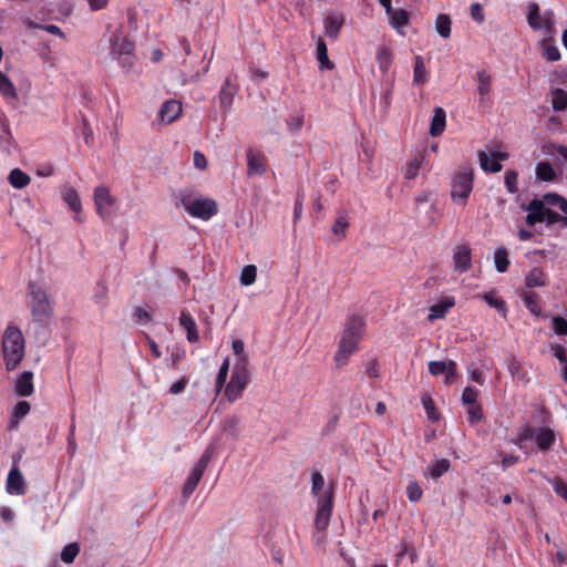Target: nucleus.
Listing matches in <instances>:
<instances>
[{"mask_svg":"<svg viewBox=\"0 0 567 567\" xmlns=\"http://www.w3.org/2000/svg\"><path fill=\"white\" fill-rule=\"evenodd\" d=\"M365 328V320L362 316L352 315L347 319L337 353L334 354L336 365L342 368L358 350Z\"/></svg>","mask_w":567,"mask_h":567,"instance_id":"obj_1","label":"nucleus"},{"mask_svg":"<svg viewBox=\"0 0 567 567\" xmlns=\"http://www.w3.org/2000/svg\"><path fill=\"white\" fill-rule=\"evenodd\" d=\"M324 486L323 475L316 471L311 474V494L317 496V511L315 516V528L317 532H324L329 524L333 509L334 491L330 486L328 491L320 494Z\"/></svg>","mask_w":567,"mask_h":567,"instance_id":"obj_2","label":"nucleus"},{"mask_svg":"<svg viewBox=\"0 0 567 567\" xmlns=\"http://www.w3.org/2000/svg\"><path fill=\"white\" fill-rule=\"evenodd\" d=\"M25 341L22 331L14 324H8L3 332L1 351L6 369L12 371L24 357Z\"/></svg>","mask_w":567,"mask_h":567,"instance_id":"obj_3","label":"nucleus"},{"mask_svg":"<svg viewBox=\"0 0 567 567\" xmlns=\"http://www.w3.org/2000/svg\"><path fill=\"white\" fill-rule=\"evenodd\" d=\"M29 295L33 321L41 327H48L53 317V306L48 293L38 284L30 282Z\"/></svg>","mask_w":567,"mask_h":567,"instance_id":"obj_4","label":"nucleus"},{"mask_svg":"<svg viewBox=\"0 0 567 567\" xmlns=\"http://www.w3.org/2000/svg\"><path fill=\"white\" fill-rule=\"evenodd\" d=\"M474 185V172L468 165L461 166L451 185V197L457 204H465Z\"/></svg>","mask_w":567,"mask_h":567,"instance_id":"obj_5","label":"nucleus"},{"mask_svg":"<svg viewBox=\"0 0 567 567\" xmlns=\"http://www.w3.org/2000/svg\"><path fill=\"white\" fill-rule=\"evenodd\" d=\"M181 204L190 216L203 220H208L218 213L216 202L210 198L190 200L187 197H183Z\"/></svg>","mask_w":567,"mask_h":567,"instance_id":"obj_6","label":"nucleus"},{"mask_svg":"<svg viewBox=\"0 0 567 567\" xmlns=\"http://www.w3.org/2000/svg\"><path fill=\"white\" fill-rule=\"evenodd\" d=\"M527 9V22L533 30L544 29L548 34L555 31V14L551 10L545 11L542 14L536 2H529Z\"/></svg>","mask_w":567,"mask_h":567,"instance_id":"obj_7","label":"nucleus"},{"mask_svg":"<svg viewBox=\"0 0 567 567\" xmlns=\"http://www.w3.org/2000/svg\"><path fill=\"white\" fill-rule=\"evenodd\" d=\"M93 199L97 215L103 220H110L116 203L115 197L111 195L110 188L103 185L97 186L94 189Z\"/></svg>","mask_w":567,"mask_h":567,"instance_id":"obj_8","label":"nucleus"},{"mask_svg":"<svg viewBox=\"0 0 567 567\" xmlns=\"http://www.w3.org/2000/svg\"><path fill=\"white\" fill-rule=\"evenodd\" d=\"M238 93V85L231 76H227L219 90L217 100L223 115H227L233 106L235 95Z\"/></svg>","mask_w":567,"mask_h":567,"instance_id":"obj_9","label":"nucleus"},{"mask_svg":"<svg viewBox=\"0 0 567 567\" xmlns=\"http://www.w3.org/2000/svg\"><path fill=\"white\" fill-rule=\"evenodd\" d=\"M247 157V174L248 176H261L267 169V158L265 154L257 148H248L246 152Z\"/></svg>","mask_w":567,"mask_h":567,"instance_id":"obj_10","label":"nucleus"},{"mask_svg":"<svg viewBox=\"0 0 567 567\" xmlns=\"http://www.w3.org/2000/svg\"><path fill=\"white\" fill-rule=\"evenodd\" d=\"M111 44V54L114 59H122L125 56V60L131 59L134 50V43L130 41L126 37H120L117 34H113L110 38Z\"/></svg>","mask_w":567,"mask_h":567,"instance_id":"obj_11","label":"nucleus"},{"mask_svg":"<svg viewBox=\"0 0 567 567\" xmlns=\"http://www.w3.org/2000/svg\"><path fill=\"white\" fill-rule=\"evenodd\" d=\"M522 208L528 212L525 218L527 226L533 227L538 223H544L547 207L543 200L534 198L527 205H523Z\"/></svg>","mask_w":567,"mask_h":567,"instance_id":"obj_12","label":"nucleus"},{"mask_svg":"<svg viewBox=\"0 0 567 567\" xmlns=\"http://www.w3.org/2000/svg\"><path fill=\"white\" fill-rule=\"evenodd\" d=\"M249 382V374L233 372L229 383L225 389V396L229 401H235L241 396L243 391Z\"/></svg>","mask_w":567,"mask_h":567,"instance_id":"obj_13","label":"nucleus"},{"mask_svg":"<svg viewBox=\"0 0 567 567\" xmlns=\"http://www.w3.org/2000/svg\"><path fill=\"white\" fill-rule=\"evenodd\" d=\"M182 112V103L172 99L163 103L158 116L163 123L171 124L181 116Z\"/></svg>","mask_w":567,"mask_h":567,"instance_id":"obj_14","label":"nucleus"},{"mask_svg":"<svg viewBox=\"0 0 567 567\" xmlns=\"http://www.w3.org/2000/svg\"><path fill=\"white\" fill-rule=\"evenodd\" d=\"M454 269L460 274L466 272L471 268L472 252L467 245L456 247L453 255Z\"/></svg>","mask_w":567,"mask_h":567,"instance_id":"obj_15","label":"nucleus"},{"mask_svg":"<svg viewBox=\"0 0 567 567\" xmlns=\"http://www.w3.org/2000/svg\"><path fill=\"white\" fill-rule=\"evenodd\" d=\"M344 23V18L340 12H330L324 19V34L331 40H337L340 30Z\"/></svg>","mask_w":567,"mask_h":567,"instance_id":"obj_16","label":"nucleus"},{"mask_svg":"<svg viewBox=\"0 0 567 567\" xmlns=\"http://www.w3.org/2000/svg\"><path fill=\"white\" fill-rule=\"evenodd\" d=\"M7 491L16 495L25 494L24 478L17 466H13L8 474Z\"/></svg>","mask_w":567,"mask_h":567,"instance_id":"obj_17","label":"nucleus"},{"mask_svg":"<svg viewBox=\"0 0 567 567\" xmlns=\"http://www.w3.org/2000/svg\"><path fill=\"white\" fill-rule=\"evenodd\" d=\"M455 305L454 298L445 297L441 299L439 302L434 303L430 307V313L427 316L429 321H434L436 319L445 318L447 311L453 308Z\"/></svg>","mask_w":567,"mask_h":567,"instance_id":"obj_18","label":"nucleus"},{"mask_svg":"<svg viewBox=\"0 0 567 567\" xmlns=\"http://www.w3.org/2000/svg\"><path fill=\"white\" fill-rule=\"evenodd\" d=\"M33 373L31 371H24L17 379L16 393L19 396H30L33 393Z\"/></svg>","mask_w":567,"mask_h":567,"instance_id":"obj_19","label":"nucleus"},{"mask_svg":"<svg viewBox=\"0 0 567 567\" xmlns=\"http://www.w3.org/2000/svg\"><path fill=\"white\" fill-rule=\"evenodd\" d=\"M548 282L547 275L539 267L532 268L525 276V285L528 288L545 287Z\"/></svg>","mask_w":567,"mask_h":567,"instance_id":"obj_20","label":"nucleus"},{"mask_svg":"<svg viewBox=\"0 0 567 567\" xmlns=\"http://www.w3.org/2000/svg\"><path fill=\"white\" fill-rule=\"evenodd\" d=\"M445 111L440 106L434 107L431 120L430 134L434 137L440 136L445 130Z\"/></svg>","mask_w":567,"mask_h":567,"instance_id":"obj_21","label":"nucleus"},{"mask_svg":"<svg viewBox=\"0 0 567 567\" xmlns=\"http://www.w3.org/2000/svg\"><path fill=\"white\" fill-rule=\"evenodd\" d=\"M179 323L187 331V340L190 343L197 342L199 334L194 318L188 312L183 311L181 313Z\"/></svg>","mask_w":567,"mask_h":567,"instance_id":"obj_22","label":"nucleus"},{"mask_svg":"<svg viewBox=\"0 0 567 567\" xmlns=\"http://www.w3.org/2000/svg\"><path fill=\"white\" fill-rule=\"evenodd\" d=\"M388 18L390 25L398 32H401V29L406 27L410 21V14L404 9H394Z\"/></svg>","mask_w":567,"mask_h":567,"instance_id":"obj_23","label":"nucleus"},{"mask_svg":"<svg viewBox=\"0 0 567 567\" xmlns=\"http://www.w3.org/2000/svg\"><path fill=\"white\" fill-rule=\"evenodd\" d=\"M317 60L319 62V69L323 70H332L334 64L329 60L328 56V48L324 40L319 37L317 41Z\"/></svg>","mask_w":567,"mask_h":567,"instance_id":"obj_24","label":"nucleus"},{"mask_svg":"<svg viewBox=\"0 0 567 567\" xmlns=\"http://www.w3.org/2000/svg\"><path fill=\"white\" fill-rule=\"evenodd\" d=\"M476 80L477 91L481 96V102H483L485 96H487L491 93L492 78L486 70H481L476 72Z\"/></svg>","mask_w":567,"mask_h":567,"instance_id":"obj_25","label":"nucleus"},{"mask_svg":"<svg viewBox=\"0 0 567 567\" xmlns=\"http://www.w3.org/2000/svg\"><path fill=\"white\" fill-rule=\"evenodd\" d=\"M555 433L553 430L548 427H542L539 429L537 435H536V444L539 450L547 451L549 450L553 444L555 443Z\"/></svg>","mask_w":567,"mask_h":567,"instance_id":"obj_26","label":"nucleus"},{"mask_svg":"<svg viewBox=\"0 0 567 567\" xmlns=\"http://www.w3.org/2000/svg\"><path fill=\"white\" fill-rule=\"evenodd\" d=\"M477 157L480 161L481 168L484 172L498 173L503 168V165L499 162H497L495 158H491V155H488L484 151H478Z\"/></svg>","mask_w":567,"mask_h":567,"instance_id":"obj_27","label":"nucleus"},{"mask_svg":"<svg viewBox=\"0 0 567 567\" xmlns=\"http://www.w3.org/2000/svg\"><path fill=\"white\" fill-rule=\"evenodd\" d=\"M488 306L495 308L503 317L507 315V307L504 299L495 291H488L480 296Z\"/></svg>","mask_w":567,"mask_h":567,"instance_id":"obj_28","label":"nucleus"},{"mask_svg":"<svg viewBox=\"0 0 567 567\" xmlns=\"http://www.w3.org/2000/svg\"><path fill=\"white\" fill-rule=\"evenodd\" d=\"M8 181H9V183H10V185L12 187H14L17 189H22V188L27 187L30 184L31 178L22 169L13 168L9 173Z\"/></svg>","mask_w":567,"mask_h":567,"instance_id":"obj_29","label":"nucleus"},{"mask_svg":"<svg viewBox=\"0 0 567 567\" xmlns=\"http://www.w3.org/2000/svg\"><path fill=\"white\" fill-rule=\"evenodd\" d=\"M62 198L68 204L70 209L79 214L82 210V204L78 192L73 187H64Z\"/></svg>","mask_w":567,"mask_h":567,"instance_id":"obj_30","label":"nucleus"},{"mask_svg":"<svg viewBox=\"0 0 567 567\" xmlns=\"http://www.w3.org/2000/svg\"><path fill=\"white\" fill-rule=\"evenodd\" d=\"M204 473L200 470H192L183 487V497L188 498L194 493Z\"/></svg>","mask_w":567,"mask_h":567,"instance_id":"obj_31","label":"nucleus"},{"mask_svg":"<svg viewBox=\"0 0 567 567\" xmlns=\"http://www.w3.org/2000/svg\"><path fill=\"white\" fill-rule=\"evenodd\" d=\"M536 177L542 182H553L556 178V172L551 164L543 161L536 165Z\"/></svg>","mask_w":567,"mask_h":567,"instance_id":"obj_32","label":"nucleus"},{"mask_svg":"<svg viewBox=\"0 0 567 567\" xmlns=\"http://www.w3.org/2000/svg\"><path fill=\"white\" fill-rule=\"evenodd\" d=\"M523 301L525 303V307L532 315L536 317L543 316V310L539 303V297L536 292H525L523 295Z\"/></svg>","mask_w":567,"mask_h":567,"instance_id":"obj_33","label":"nucleus"},{"mask_svg":"<svg viewBox=\"0 0 567 567\" xmlns=\"http://www.w3.org/2000/svg\"><path fill=\"white\" fill-rule=\"evenodd\" d=\"M377 62L379 64V68L380 70L385 73L388 72V70L390 69L391 64H392V52L391 50L385 47V45H382L378 49L377 51Z\"/></svg>","mask_w":567,"mask_h":567,"instance_id":"obj_34","label":"nucleus"},{"mask_svg":"<svg viewBox=\"0 0 567 567\" xmlns=\"http://www.w3.org/2000/svg\"><path fill=\"white\" fill-rule=\"evenodd\" d=\"M545 203V206H558V208L567 215V199L564 198L558 193H546L543 195V198L540 199Z\"/></svg>","mask_w":567,"mask_h":567,"instance_id":"obj_35","label":"nucleus"},{"mask_svg":"<svg viewBox=\"0 0 567 567\" xmlns=\"http://www.w3.org/2000/svg\"><path fill=\"white\" fill-rule=\"evenodd\" d=\"M426 81H427V72L425 69L423 58L421 55H417L414 59L413 83L421 85V84H424Z\"/></svg>","mask_w":567,"mask_h":567,"instance_id":"obj_36","label":"nucleus"},{"mask_svg":"<svg viewBox=\"0 0 567 567\" xmlns=\"http://www.w3.org/2000/svg\"><path fill=\"white\" fill-rule=\"evenodd\" d=\"M551 105L556 112L565 111L567 109V92L563 89H555L551 92Z\"/></svg>","mask_w":567,"mask_h":567,"instance_id":"obj_37","label":"nucleus"},{"mask_svg":"<svg viewBox=\"0 0 567 567\" xmlns=\"http://www.w3.org/2000/svg\"><path fill=\"white\" fill-rule=\"evenodd\" d=\"M0 93L6 99H17V90L12 83V81L2 72L0 71Z\"/></svg>","mask_w":567,"mask_h":567,"instance_id":"obj_38","label":"nucleus"},{"mask_svg":"<svg viewBox=\"0 0 567 567\" xmlns=\"http://www.w3.org/2000/svg\"><path fill=\"white\" fill-rule=\"evenodd\" d=\"M451 18L447 14L440 13L435 20V29L442 38L451 35Z\"/></svg>","mask_w":567,"mask_h":567,"instance_id":"obj_39","label":"nucleus"},{"mask_svg":"<svg viewBox=\"0 0 567 567\" xmlns=\"http://www.w3.org/2000/svg\"><path fill=\"white\" fill-rule=\"evenodd\" d=\"M348 227H349V223L347 220V215L344 212H340L331 227V230L340 239H343V238H346V235H347L346 231H347Z\"/></svg>","mask_w":567,"mask_h":567,"instance_id":"obj_40","label":"nucleus"},{"mask_svg":"<svg viewBox=\"0 0 567 567\" xmlns=\"http://www.w3.org/2000/svg\"><path fill=\"white\" fill-rule=\"evenodd\" d=\"M495 268L498 272H505L509 266L508 251L505 248H498L494 252Z\"/></svg>","mask_w":567,"mask_h":567,"instance_id":"obj_41","label":"nucleus"},{"mask_svg":"<svg viewBox=\"0 0 567 567\" xmlns=\"http://www.w3.org/2000/svg\"><path fill=\"white\" fill-rule=\"evenodd\" d=\"M451 467V463L447 458H441L427 467V472L433 478H439L445 474Z\"/></svg>","mask_w":567,"mask_h":567,"instance_id":"obj_42","label":"nucleus"},{"mask_svg":"<svg viewBox=\"0 0 567 567\" xmlns=\"http://www.w3.org/2000/svg\"><path fill=\"white\" fill-rule=\"evenodd\" d=\"M504 185L509 194L518 193V173L515 169H507L504 174Z\"/></svg>","mask_w":567,"mask_h":567,"instance_id":"obj_43","label":"nucleus"},{"mask_svg":"<svg viewBox=\"0 0 567 567\" xmlns=\"http://www.w3.org/2000/svg\"><path fill=\"white\" fill-rule=\"evenodd\" d=\"M424 159V155L422 153L415 155L408 164H406V171H405V178L408 179H414L419 171L422 166V162Z\"/></svg>","mask_w":567,"mask_h":567,"instance_id":"obj_44","label":"nucleus"},{"mask_svg":"<svg viewBox=\"0 0 567 567\" xmlns=\"http://www.w3.org/2000/svg\"><path fill=\"white\" fill-rule=\"evenodd\" d=\"M80 553V545L71 543L66 545L61 551V560L65 564H72Z\"/></svg>","mask_w":567,"mask_h":567,"instance_id":"obj_45","label":"nucleus"},{"mask_svg":"<svg viewBox=\"0 0 567 567\" xmlns=\"http://www.w3.org/2000/svg\"><path fill=\"white\" fill-rule=\"evenodd\" d=\"M547 226H551L556 223H561L563 227L567 228V215L564 214V215H560L558 214L557 212L550 209V208H546V212H545V220Z\"/></svg>","mask_w":567,"mask_h":567,"instance_id":"obj_46","label":"nucleus"},{"mask_svg":"<svg viewBox=\"0 0 567 567\" xmlns=\"http://www.w3.org/2000/svg\"><path fill=\"white\" fill-rule=\"evenodd\" d=\"M257 276V268L254 265H247L243 268L240 274V282L244 286H250L255 282Z\"/></svg>","mask_w":567,"mask_h":567,"instance_id":"obj_47","label":"nucleus"},{"mask_svg":"<svg viewBox=\"0 0 567 567\" xmlns=\"http://www.w3.org/2000/svg\"><path fill=\"white\" fill-rule=\"evenodd\" d=\"M551 329L557 336H567V319L561 316L551 318Z\"/></svg>","mask_w":567,"mask_h":567,"instance_id":"obj_48","label":"nucleus"},{"mask_svg":"<svg viewBox=\"0 0 567 567\" xmlns=\"http://www.w3.org/2000/svg\"><path fill=\"white\" fill-rule=\"evenodd\" d=\"M408 498L411 502H417L423 496V489L416 481H411L406 486Z\"/></svg>","mask_w":567,"mask_h":567,"instance_id":"obj_49","label":"nucleus"},{"mask_svg":"<svg viewBox=\"0 0 567 567\" xmlns=\"http://www.w3.org/2000/svg\"><path fill=\"white\" fill-rule=\"evenodd\" d=\"M478 394H480V391L477 389L472 388V386H466L462 393L463 404L468 406V405L478 403L477 402Z\"/></svg>","mask_w":567,"mask_h":567,"instance_id":"obj_50","label":"nucleus"},{"mask_svg":"<svg viewBox=\"0 0 567 567\" xmlns=\"http://www.w3.org/2000/svg\"><path fill=\"white\" fill-rule=\"evenodd\" d=\"M468 422L476 424L483 419V408L480 403L467 406Z\"/></svg>","mask_w":567,"mask_h":567,"instance_id":"obj_51","label":"nucleus"},{"mask_svg":"<svg viewBox=\"0 0 567 567\" xmlns=\"http://www.w3.org/2000/svg\"><path fill=\"white\" fill-rule=\"evenodd\" d=\"M228 370H229V360L225 359L224 362L221 363L219 371L217 373V377H216L217 390H220L225 385V383L227 381V377H228Z\"/></svg>","mask_w":567,"mask_h":567,"instance_id":"obj_52","label":"nucleus"},{"mask_svg":"<svg viewBox=\"0 0 567 567\" xmlns=\"http://www.w3.org/2000/svg\"><path fill=\"white\" fill-rule=\"evenodd\" d=\"M422 403L424 406V410L426 412V415L432 421H437L440 419L439 413L436 412L434 401L430 396L422 398Z\"/></svg>","mask_w":567,"mask_h":567,"instance_id":"obj_53","label":"nucleus"},{"mask_svg":"<svg viewBox=\"0 0 567 567\" xmlns=\"http://www.w3.org/2000/svg\"><path fill=\"white\" fill-rule=\"evenodd\" d=\"M449 365H450V360L449 361H430L429 362V372L432 375L436 377V375L443 374L445 371H447Z\"/></svg>","mask_w":567,"mask_h":567,"instance_id":"obj_54","label":"nucleus"},{"mask_svg":"<svg viewBox=\"0 0 567 567\" xmlns=\"http://www.w3.org/2000/svg\"><path fill=\"white\" fill-rule=\"evenodd\" d=\"M213 454H214V447L213 446H208L204 451V453L202 454L198 463L195 465L194 468L200 470V472L204 473L206 467H207V465H208V463H209V461H210V458H212V456H213Z\"/></svg>","mask_w":567,"mask_h":567,"instance_id":"obj_55","label":"nucleus"},{"mask_svg":"<svg viewBox=\"0 0 567 567\" xmlns=\"http://www.w3.org/2000/svg\"><path fill=\"white\" fill-rule=\"evenodd\" d=\"M133 320L136 323L146 324L151 321V315L142 307H136L133 311Z\"/></svg>","mask_w":567,"mask_h":567,"instance_id":"obj_56","label":"nucleus"},{"mask_svg":"<svg viewBox=\"0 0 567 567\" xmlns=\"http://www.w3.org/2000/svg\"><path fill=\"white\" fill-rule=\"evenodd\" d=\"M444 373H445L444 382H445L446 385H451V384L455 383L456 379H457V365H456V362L453 361V360H450L449 369Z\"/></svg>","mask_w":567,"mask_h":567,"instance_id":"obj_57","label":"nucleus"},{"mask_svg":"<svg viewBox=\"0 0 567 567\" xmlns=\"http://www.w3.org/2000/svg\"><path fill=\"white\" fill-rule=\"evenodd\" d=\"M235 373H243V374H249V371H248V357L247 354L246 355H243V357H237L236 358V362L234 364V371Z\"/></svg>","mask_w":567,"mask_h":567,"instance_id":"obj_58","label":"nucleus"},{"mask_svg":"<svg viewBox=\"0 0 567 567\" xmlns=\"http://www.w3.org/2000/svg\"><path fill=\"white\" fill-rule=\"evenodd\" d=\"M30 403L27 401H19L14 409H13V415L18 419L25 416L30 412Z\"/></svg>","mask_w":567,"mask_h":567,"instance_id":"obj_59","label":"nucleus"},{"mask_svg":"<svg viewBox=\"0 0 567 567\" xmlns=\"http://www.w3.org/2000/svg\"><path fill=\"white\" fill-rule=\"evenodd\" d=\"M544 56L547 59V61L555 62L560 59V52L557 47L547 44L544 50Z\"/></svg>","mask_w":567,"mask_h":567,"instance_id":"obj_60","label":"nucleus"},{"mask_svg":"<svg viewBox=\"0 0 567 567\" xmlns=\"http://www.w3.org/2000/svg\"><path fill=\"white\" fill-rule=\"evenodd\" d=\"M471 17L477 23H482L485 20L483 8L478 2L471 4Z\"/></svg>","mask_w":567,"mask_h":567,"instance_id":"obj_61","label":"nucleus"},{"mask_svg":"<svg viewBox=\"0 0 567 567\" xmlns=\"http://www.w3.org/2000/svg\"><path fill=\"white\" fill-rule=\"evenodd\" d=\"M551 350L554 351V355L558 359L561 364L567 363V354L566 349L560 344H553Z\"/></svg>","mask_w":567,"mask_h":567,"instance_id":"obj_62","label":"nucleus"},{"mask_svg":"<svg viewBox=\"0 0 567 567\" xmlns=\"http://www.w3.org/2000/svg\"><path fill=\"white\" fill-rule=\"evenodd\" d=\"M470 379L476 382L480 385H483L485 382V378L482 371L477 368H468Z\"/></svg>","mask_w":567,"mask_h":567,"instance_id":"obj_63","label":"nucleus"},{"mask_svg":"<svg viewBox=\"0 0 567 567\" xmlns=\"http://www.w3.org/2000/svg\"><path fill=\"white\" fill-rule=\"evenodd\" d=\"M233 352L237 357L246 355L245 343L241 339H235L231 343Z\"/></svg>","mask_w":567,"mask_h":567,"instance_id":"obj_64","label":"nucleus"}]
</instances>
